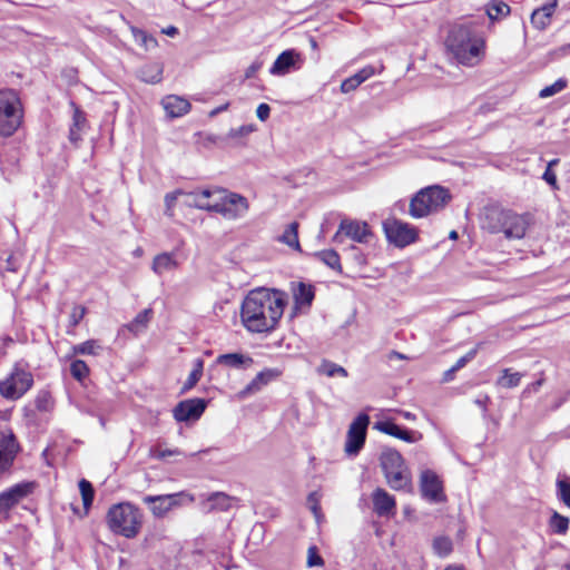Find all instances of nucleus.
I'll return each mask as SVG.
<instances>
[{
  "label": "nucleus",
  "instance_id": "obj_46",
  "mask_svg": "<svg viewBox=\"0 0 570 570\" xmlns=\"http://www.w3.org/2000/svg\"><path fill=\"white\" fill-rule=\"evenodd\" d=\"M88 372L89 367L82 360H76L70 364V373L78 381L86 377Z\"/></svg>",
  "mask_w": 570,
  "mask_h": 570
},
{
  "label": "nucleus",
  "instance_id": "obj_15",
  "mask_svg": "<svg viewBox=\"0 0 570 570\" xmlns=\"http://www.w3.org/2000/svg\"><path fill=\"white\" fill-rule=\"evenodd\" d=\"M342 235L353 239L357 243H368V238L372 236L370 226L365 222H357L352 219H342L338 230L333 237V242H342Z\"/></svg>",
  "mask_w": 570,
  "mask_h": 570
},
{
  "label": "nucleus",
  "instance_id": "obj_61",
  "mask_svg": "<svg viewBox=\"0 0 570 570\" xmlns=\"http://www.w3.org/2000/svg\"><path fill=\"white\" fill-rule=\"evenodd\" d=\"M393 358L407 360V356L402 354V353H400V352L391 351L389 353V360H393Z\"/></svg>",
  "mask_w": 570,
  "mask_h": 570
},
{
  "label": "nucleus",
  "instance_id": "obj_20",
  "mask_svg": "<svg viewBox=\"0 0 570 570\" xmlns=\"http://www.w3.org/2000/svg\"><path fill=\"white\" fill-rule=\"evenodd\" d=\"M373 510L380 517H387L395 513L396 502L393 495L384 489L377 488L372 494Z\"/></svg>",
  "mask_w": 570,
  "mask_h": 570
},
{
  "label": "nucleus",
  "instance_id": "obj_32",
  "mask_svg": "<svg viewBox=\"0 0 570 570\" xmlns=\"http://www.w3.org/2000/svg\"><path fill=\"white\" fill-rule=\"evenodd\" d=\"M86 122L85 114L78 108L75 107L72 124L69 129V140L73 145H77L81 140L80 130Z\"/></svg>",
  "mask_w": 570,
  "mask_h": 570
},
{
  "label": "nucleus",
  "instance_id": "obj_7",
  "mask_svg": "<svg viewBox=\"0 0 570 570\" xmlns=\"http://www.w3.org/2000/svg\"><path fill=\"white\" fill-rule=\"evenodd\" d=\"M23 119L20 97L14 89H0V136H12Z\"/></svg>",
  "mask_w": 570,
  "mask_h": 570
},
{
  "label": "nucleus",
  "instance_id": "obj_34",
  "mask_svg": "<svg viewBox=\"0 0 570 570\" xmlns=\"http://www.w3.org/2000/svg\"><path fill=\"white\" fill-rule=\"evenodd\" d=\"M279 240L296 250H301L298 240V223H291L284 230L283 235L279 237Z\"/></svg>",
  "mask_w": 570,
  "mask_h": 570
},
{
  "label": "nucleus",
  "instance_id": "obj_60",
  "mask_svg": "<svg viewBox=\"0 0 570 570\" xmlns=\"http://www.w3.org/2000/svg\"><path fill=\"white\" fill-rule=\"evenodd\" d=\"M455 372H458V371L454 370L453 366L451 368H449L448 371H445L443 374V381L449 382V381L453 380Z\"/></svg>",
  "mask_w": 570,
  "mask_h": 570
},
{
  "label": "nucleus",
  "instance_id": "obj_25",
  "mask_svg": "<svg viewBox=\"0 0 570 570\" xmlns=\"http://www.w3.org/2000/svg\"><path fill=\"white\" fill-rule=\"evenodd\" d=\"M216 363L232 368H247L253 365L254 361L243 353H227L218 355Z\"/></svg>",
  "mask_w": 570,
  "mask_h": 570
},
{
  "label": "nucleus",
  "instance_id": "obj_3",
  "mask_svg": "<svg viewBox=\"0 0 570 570\" xmlns=\"http://www.w3.org/2000/svg\"><path fill=\"white\" fill-rule=\"evenodd\" d=\"M530 225V216L519 215L499 205H488L481 214V227L491 234L503 233L508 239H521Z\"/></svg>",
  "mask_w": 570,
  "mask_h": 570
},
{
  "label": "nucleus",
  "instance_id": "obj_26",
  "mask_svg": "<svg viewBox=\"0 0 570 570\" xmlns=\"http://www.w3.org/2000/svg\"><path fill=\"white\" fill-rule=\"evenodd\" d=\"M164 66L160 62H147L138 71V78L146 83H158L163 79Z\"/></svg>",
  "mask_w": 570,
  "mask_h": 570
},
{
  "label": "nucleus",
  "instance_id": "obj_2",
  "mask_svg": "<svg viewBox=\"0 0 570 570\" xmlns=\"http://www.w3.org/2000/svg\"><path fill=\"white\" fill-rule=\"evenodd\" d=\"M444 46L459 63L473 67L484 56L485 42L472 22H455L449 27Z\"/></svg>",
  "mask_w": 570,
  "mask_h": 570
},
{
  "label": "nucleus",
  "instance_id": "obj_62",
  "mask_svg": "<svg viewBox=\"0 0 570 570\" xmlns=\"http://www.w3.org/2000/svg\"><path fill=\"white\" fill-rule=\"evenodd\" d=\"M542 382H543V380H542V379H539V380H537V381L532 382L531 384H529V385L525 387V390H524L523 392H529V391H530V389H534V390L539 389V387L542 385Z\"/></svg>",
  "mask_w": 570,
  "mask_h": 570
},
{
  "label": "nucleus",
  "instance_id": "obj_52",
  "mask_svg": "<svg viewBox=\"0 0 570 570\" xmlns=\"http://www.w3.org/2000/svg\"><path fill=\"white\" fill-rule=\"evenodd\" d=\"M307 504H308V508L314 513V515L316 518H318V515L321 513V507H320V494L316 491L311 492L308 494V497H307Z\"/></svg>",
  "mask_w": 570,
  "mask_h": 570
},
{
  "label": "nucleus",
  "instance_id": "obj_33",
  "mask_svg": "<svg viewBox=\"0 0 570 570\" xmlns=\"http://www.w3.org/2000/svg\"><path fill=\"white\" fill-rule=\"evenodd\" d=\"M313 257L323 262L326 266L336 272H342V265L340 261V255L334 249H324L320 252H315Z\"/></svg>",
  "mask_w": 570,
  "mask_h": 570
},
{
  "label": "nucleus",
  "instance_id": "obj_22",
  "mask_svg": "<svg viewBox=\"0 0 570 570\" xmlns=\"http://www.w3.org/2000/svg\"><path fill=\"white\" fill-rule=\"evenodd\" d=\"M253 131V127L248 125H243L238 128H232L225 136H218L214 139V142L223 146H243L245 141L243 140Z\"/></svg>",
  "mask_w": 570,
  "mask_h": 570
},
{
  "label": "nucleus",
  "instance_id": "obj_63",
  "mask_svg": "<svg viewBox=\"0 0 570 570\" xmlns=\"http://www.w3.org/2000/svg\"><path fill=\"white\" fill-rule=\"evenodd\" d=\"M227 108H228V104H225V105H223V106H219V107H217V108L213 109V110L209 112V116H210V117H214V116L218 115L220 111L226 110Z\"/></svg>",
  "mask_w": 570,
  "mask_h": 570
},
{
  "label": "nucleus",
  "instance_id": "obj_16",
  "mask_svg": "<svg viewBox=\"0 0 570 570\" xmlns=\"http://www.w3.org/2000/svg\"><path fill=\"white\" fill-rule=\"evenodd\" d=\"M303 63L304 59L297 50L287 49L278 55L269 68V73L277 77L285 76L293 70H299Z\"/></svg>",
  "mask_w": 570,
  "mask_h": 570
},
{
  "label": "nucleus",
  "instance_id": "obj_29",
  "mask_svg": "<svg viewBox=\"0 0 570 570\" xmlns=\"http://www.w3.org/2000/svg\"><path fill=\"white\" fill-rule=\"evenodd\" d=\"M373 75H374V68L372 66L364 67L355 75H353L342 81V83H341L342 92L348 94V92L355 90L362 82L367 80Z\"/></svg>",
  "mask_w": 570,
  "mask_h": 570
},
{
  "label": "nucleus",
  "instance_id": "obj_55",
  "mask_svg": "<svg viewBox=\"0 0 570 570\" xmlns=\"http://www.w3.org/2000/svg\"><path fill=\"white\" fill-rule=\"evenodd\" d=\"M542 179L547 184H549L553 189H558L557 175L553 171V169L546 168V170H544V173L542 175Z\"/></svg>",
  "mask_w": 570,
  "mask_h": 570
},
{
  "label": "nucleus",
  "instance_id": "obj_19",
  "mask_svg": "<svg viewBox=\"0 0 570 570\" xmlns=\"http://www.w3.org/2000/svg\"><path fill=\"white\" fill-rule=\"evenodd\" d=\"M142 501L155 517L160 518L179 503V494L146 495Z\"/></svg>",
  "mask_w": 570,
  "mask_h": 570
},
{
  "label": "nucleus",
  "instance_id": "obj_18",
  "mask_svg": "<svg viewBox=\"0 0 570 570\" xmlns=\"http://www.w3.org/2000/svg\"><path fill=\"white\" fill-rule=\"evenodd\" d=\"M32 384V374L17 365L4 381H0V392H28Z\"/></svg>",
  "mask_w": 570,
  "mask_h": 570
},
{
  "label": "nucleus",
  "instance_id": "obj_47",
  "mask_svg": "<svg viewBox=\"0 0 570 570\" xmlns=\"http://www.w3.org/2000/svg\"><path fill=\"white\" fill-rule=\"evenodd\" d=\"M181 454H183V452L177 448L169 450V449H161L159 445H156V446H151L149 450V455L157 460H164L170 455H181Z\"/></svg>",
  "mask_w": 570,
  "mask_h": 570
},
{
  "label": "nucleus",
  "instance_id": "obj_38",
  "mask_svg": "<svg viewBox=\"0 0 570 570\" xmlns=\"http://www.w3.org/2000/svg\"><path fill=\"white\" fill-rule=\"evenodd\" d=\"M203 368H204V361L200 358H196L194 362V367L191 372L188 375V379L184 383L181 387V392L188 391L193 389L196 383L200 380L203 375Z\"/></svg>",
  "mask_w": 570,
  "mask_h": 570
},
{
  "label": "nucleus",
  "instance_id": "obj_59",
  "mask_svg": "<svg viewBox=\"0 0 570 570\" xmlns=\"http://www.w3.org/2000/svg\"><path fill=\"white\" fill-rule=\"evenodd\" d=\"M351 250L353 252L354 258L356 259V262L358 264L365 263L364 255L361 253V250L356 246H351Z\"/></svg>",
  "mask_w": 570,
  "mask_h": 570
},
{
  "label": "nucleus",
  "instance_id": "obj_53",
  "mask_svg": "<svg viewBox=\"0 0 570 570\" xmlns=\"http://www.w3.org/2000/svg\"><path fill=\"white\" fill-rule=\"evenodd\" d=\"M478 353V347L470 350L465 355L461 356L453 365L454 370L459 371L463 368L469 362H471Z\"/></svg>",
  "mask_w": 570,
  "mask_h": 570
},
{
  "label": "nucleus",
  "instance_id": "obj_28",
  "mask_svg": "<svg viewBox=\"0 0 570 570\" xmlns=\"http://www.w3.org/2000/svg\"><path fill=\"white\" fill-rule=\"evenodd\" d=\"M282 372L277 368H265L259 372L255 379L243 390V392H252L253 390H261L269 382L278 380Z\"/></svg>",
  "mask_w": 570,
  "mask_h": 570
},
{
  "label": "nucleus",
  "instance_id": "obj_5",
  "mask_svg": "<svg viewBox=\"0 0 570 570\" xmlns=\"http://www.w3.org/2000/svg\"><path fill=\"white\" fill-rule=\"evenodd\" d=\"M380 465L391 489L411 492L412 475L399 451L392 448L383 449L380 454Z\"/></svg>",
  "mask_w": 570,
  "mask_h": 570
},
{
  "label": "nucleus",
  "instance_id": "obj_12",
  "mask_svg": "<svg viewBox=\"0 0 570 570\" xmlns=\"http://www.w3.org/2000/svg\"><path fill=\"white\" fill-rule=\"evenodd\" d=\"M420 491L423 499L432 503L445 501L443 482L432 470H423L420 475Z\"/></svg>",
  "mask_w": 570,
  "mask_h": 570
},
{
  "label": "nucleus",
  "instance_id": "obj_8",
  "mask_svg": "<svg viewBox=\"0 0 570 570\" xmlns=\"http://www.w3.org/2000/svg\"><path fill=\"white\" fill-rule=\"evenodd\" d=\"M199 206L203 207V210L218 213L227 219H237L244 217L248 212L249 203L246 197L239 194L219 189L218 197L213 200V206Z\"/></svg>",
  "mask_w": 570,
  "mask_h": 570
},
{
  "label": "nucleus",
  "instance_id": "obj_11",
  "mask_svg": "<svg viewBox=\"0 0 570 570\" xmlns=\"http://www.w3.org/2000/svg\"><path fill=\"white\" fill-rule=\"evenodd\" d=\"M368 424L370 416L366 413H360L350 424L345 442L346 454L357 455L363 449Z\"/></svg>",
  "mask_w": 570,
  "mask_h": 570
},
{
  "label": "nucleus",
  "instance_id": "obj_50",
  "mask_svg": "<svg viewBox=\"0 0 570 570\" xmlns=\"http://www.w3.org/2000/svg\"><path fill=\"white\" fill-rule=\"evenodd\" d=\"M36 406L39 411H49L53 406L51 394H39L36 399Z\"/></svg>",
  "mask_w": 570,
  "mask_h": 570
},
{
  "label": "nucleus",
  "instance_id": "obj_35",
  "mask_svg": "<svg viewBox=\"0 0 570 570\" xmlns=\"http://www.w3.org/2000/svg\"><path fill=\"white\" fill-rule=\"evenodd\" d=\"M220 188H217V189H208V188L197 189V190L190 191L189 195L195 197L194 206L196 208H198V209H203V207H200L199 205L213 206V202H209V198L215 197V199H216L218 197V190Z\"/></svg>",
  "mask_w": 570,
  "mask_h": 570
},
{
  "label": "nucleus",
  "instance_id": "obj_24",
  "mask_svg": "<svg viewBox=\"0 0 570 570\" xmlns=\"http://www.w3.org/2000/svg\"><path fill=\"white\" fill-rule=\"evenodd\" d=\"M293 297L295 308L309 307L315 298V287L312 284L299 282L293 287Z\"/></svg>",
  "mask_w": 570,
  "mask_h": 570
},
{
  "label": "nucleus",
  "instance_id": "obj_9",
  "mask_svg": "<svg viewBox=\"0 0 570 570\" xmlns=\"http://www.w3.org/2000/svg\"><path fill=\"white\" fill-rule=\"evenodd\" d=\"M383 232L390 244L404 248L419 239V229L395 217H389L382 223Z\"/></svg>",
  "mask_w": 570,
  "mask_h": 570
},
{
  "label": "nucleus",
  "instance_id": "obj_45",
  "mask_svg": "<svg viewBox=\"0 0 570 570\" xmlns=\"http://www.w3.org/2000/svg\"><path fill=\"white\" fill-rule=\"evenodd\" d=\"M320 371L330 377H333L336 375H341V376L347 375V372L344 367H342L341 365H337L333 362H328V361L323 362V364L320 366Z\"/></svg>",
  "mask_w": 570,
  "mask_h": 570
},
{
  "label": "nucleus",
  "instance_id": "obj_51",
  "mask_svg": "<svg viewBox=\"0 0 570 570\" xmlns=\"http://www.w3.org/2000/svg\"><path fill=\"white\" fill-rule=\"evenodd\" d=\"M324 564L323 558L318 554L315 546L308 548L307 554V566L308 567H320Z\"/></svg>",
  "mask_w": 570,
  "mask_h": 570
},
{
  "label": "nucleus",
  "instance_id": "obj_44",
  "mask_svg": "<svg viewBox=\"0 0 570 570\" xmlns=\"http://www.w3.org/2000/svg\"><path fill=\"white\" fill-rule=\"evenodd\" d=\"M132 33L135 37V40L140 43L146 50L150 48H155L157 46V40L148 35L146 31L140 29H132Z\"/></svg>",
  "mask_w": 570,
  "mask_h": 570
},
{
  "label": "nucleus",
  "instance_id": "obj_27",
  "mask_svg": "<svg viewBox=\"0 0 570 570\" xmlns=\"http://www.w3.org/2000/svg\"><path fill=\"white\" fill-rule=\"evenodd\" d=\"M234 498L225 492H213L207 497L205 509L212 511H228L232 508Z\"/></svg>",
  "mask_w": 570,
  "mask_h": 570
},
{
  "label": "nucleus",
  "instance_id": "obj_4",
  "mask_svg": "<svg viewBox=\"0 0 570 570\" xmlns=\"http://www.w3.org/2000/svg\"><path fill=\"white\" fill-rule=\"evenodd\" d=\"M106 521L111 532L131 539L141 529L142 514L132 503L121 502L109 508Z\"/></svg>",
  "mask_w": 570,
  "mask_h": 570
},
{
  "label": "nucleus",
  "instance_id": "obj_21",
  "mask_svg": "<svg viewBox=\"0 0 570 570\" xmlns=\"http://www.w3.org/2000/svg\"><path fill=\"white\" fill-rule=\"evenodd\" d=\"M161 104L169 118L181 117L186 115L191 108V105L187 99L175 95L165 97Z\"/></svg>",
  "mask_w": 570,
  "mask_h": 570
},
{
  "label": "nucleus",
  "instance_id": "obj_17",
  "mask_svg": "<svg viewBox=\"0 0 570 570\" xmlns=\"http://www.w3.org/2000/svg\"><path fill=\"white\" fill-rule=\"evenodd\" d=\"M373 429L407 443H415L423 438L422 433L419 431L403 428L390 419L374 422Z\"/></svg>",
  "mask_w": 570,
  "mask_h": 570
},
{
  "label": "nucleus",
  "instance_id": "obj_41",
  "mask_svg": "<svg viewBox=\"0 0 570 570\" xmlns=\"http://www.w3.org/2000/svg\"><path fill=\"white\" fill-rule=\"evenodd\" d=\"M549 524L554 533L564 534L569 528V518L561 515L558 512H553Z\"/></svg>",
  "mask_w": 570,
  "mask_h": 570
},
{
  "label": "nucleus",
  "instance_id": "obj_10",
  "mask_svg": "<svg viewBox=\"0 0 570 570\" xmlns=\"http://www.w3.org/2000/svg\"><path fill=\"white\" fill-rule=\"evenodd\" d=\"M36 488V482L23 481L12 485L0 493V519H8L10 510L30 495Z\"/></svg>",
  "mask_w": 570,
  "mask_h": 570
},
{
  "label": "nucleus",
  "instance_id": "obj_13",
  "mask_svg": "<svg viewBox=\"0 0 570 570\" xmlns=\"http://www.w3.org/2000/svg\"><path fill=\"white\" fill-rule=\"evenodd\" d=\"M208 402L204 399L193 397L180 401L174 409L173 415L177 422H195L199 420L207 407Z\"/></svg>",
  "mask_w": 570,
  "mask_h": 570
},
{
  "label": "nucleus",
  "instance_id": "obj_48",
  "mask_svg": "<svg viewBox=\"0 0 570 570\" xmlns=\"http://www.w3.org/2000/svg\"><path fill=\"white\" fill-rule=\"evenodd\" d=\"M558 498L570 508V482L558 479L557 480Z\"/></svg>",
  "mask_w": 570,
  "mask_h": 570
},
{
  "label": "nucleus",
  "instance_id": "obj_40",
  "mask_svg": "<svg viewBox=\"0 0 570 570\" xmlns=\"http://www.w3.org/2000/svg\"><path fill=\"white\" fill-rule=\"evenodd\" d=\"M79 490L81 493L83 508L88 510L91 507L95 497L94 487L88 480L82 479L79 482Z\"/></svg>",
  "mask_w": 570,
  "mask_h": 570
},
{
  "label": "nucleus",
  "instance_id": "obj_42",
  "mask_svg": "<svg viewBox=\"0 0 570 570\" xmlns=\"http://www.w3.org/2000/svg\"><path fill=\"white\" fill-rule=\"evenodd\" d=\"M568 85V81L564 78H559L556 82H553L550 86L544 87L540 90L539 97L540 98H549L552 97L560 91H562Z\"/></svg>",
  "mask_w": 570,
  "mask_h": 570
},
{
  "label": "nucleus",
  "instance_id": "obj_49",
  "mask_svg": "<svg viewBox=\"0 0 570 570\" xmlns=\"http://www.w3.org/2000/svg\"><path fill=\"white\" fill-rule=\"evenodd\" d=\"M87 308L82 305H75L69 316V327L75 328L85 317Z\"/></svg>",
  "mask_w": 570,
  "mask_h": 570
},
{
  "label": "nucleus",
  "instance_id": "obj_23",
  "mask_svg": "<svg viewBox=\"0 0 570 570\" xmlns=\"http://www.w3.org/2000/svg\"><path fill=\"white\" fill-rule=\"evenodd\" d=\"M558 6V0H552L533 10L531 23L538 30H544L551 22V17Z\"/></svg>",
  "mask_w": 570,
  "mask_h": 570
},
{
  "label": "nucleus",
  "instance_id": "obj_58",
  "mask_svg": "<svg viewBox=\"0 0 570 570\" xmlns=\"http://www.w3.org/2000/svg\"><path fill=\"white\" fill-rule=\"evenodd\" d=\"M489 401H490L489 396L487 394H484V395L475 399L474 403L476 405H479L482 409V411H485L487 410V404H488Z\"/></svg>",
  "mask_w": 570,
  "mask_h": 570
},
{
  "label": "nucleus",
  "instance_id": "obj_14",
  "mask_svg": "<svg viewBox=\"0 0 570 570\" xmlns=\"http://www.w3.org/2000/svg\"><path fill=\"white\" fill-rule=\"evenodd\" d=\"M19 450L14 434L10 430H0V476L10 471Z\"/></svg>",
  "mask_w": 570,
  "mask_h": 570
},
{
  "label": "nucleus",
  "instance_id": "obj_30",
  "mask_svg": "<svg viewBox=\"0 0 570 570\" xmlns=\"http://www.w3.org/2000/svg\"><path fill=\"white\" fill-rule=\"evenodd\" d=\"M153 314L154 312L151 308H145L144 311L139 312L130 323L126 325V328L134 335H138L145 332L148 327Z\"/></svg>",
  "mask_w": 570,
  "mask_h": 570
},
{
  "label": "nucleus",
  "instance_id": "obj_6",
  "mask_svg": "<svg viewBox=\"0 0 570 570\" xmlns=\"http://www.w3.org/2000/svg\"><path fill=\"white\" fill-rule=\"evenodd\" d=\"M451 198L449 189L440 185L424 187L411 198L409 214L413 218L426 217L442 209Z\"/></svg>",
  "mask_w": 570,
  "mask_h": 570
},
{
  "label": "nucleus",
  "instance_id": "obj_37",
  "mask_svg": "<svg viewBox=\"0 0 570 570\" xmlns=\"http://www.w3.org/2000/svg\"><path fill=\"white\" fill-rule=\"evenodd\" d=\"M490 20H498L510 13V7L502 0H492L487 8Z\"/></svg>",
  "mask_w": 570,
  "mask_h": 570
},
{
  "label": "nucleus",
  "instance_id": "obj_1",
  "mask_svg": "<svg viewBox=\"0 0 570 570\" xmlns=\"http://www.w3.org/2000/svg\"><path fill=\"white\" fill-rule=\"evenodd\" d=\"M286 305L287 295L283 291L253 289L242 303V324L250 333H271L277 327Z\"/></svg>",
  "mask_w": 570,
  "mask_h": 570
},
{
  "label": "nucleus",
  "instance_id": "obj_36",
  "mask_svg": "<svg viewBox=\"0 0 570 570\" xmlns=\"http://www.w3.org/2000/svg\"><path fill=\"white\" fill-rule=\"evenodd\" d=\"M523 373L513 372L511 368H504L502 375L498 379V384L502 389H514L519 386Z\"/></svg>",
  "mask_w": 570,
  "mask_h": 570
},
{
  "label": "nucleus",
  "instance_id": "obj_43",
  "mask_svg": "<svg viewBox=\"0 0 570 570\" xmlns=\"http://www.w3.org/2000/svg\"><path fill=\"white\" fill-rule=\"evenodd\" d=\"M452 541L446 537H439L433 541V549L440 557H446L452 551Z\"/></svg>",
  "mask_w": 570,
  "mask_h": 570
},
{
  "label": "nucleus",
  "instance_id": "obj_64",
  "mask_svg": "<svg viewBox=\"0 0 570 570\" xmlns=\"http://www.w3.org/2000/svg\"><path fill=\"white\" fill-rule=\"evenodd\" d=\"M163 32L167 36H175L178 32V29L174 26H169L168 28L164 29Z\"/></svg>",
  "mask_w": 570,
  "mask_h": 570
},
{
  "label": "nucleus",
  "instance_id": "obj_57",
  "mask_svg": "<svg viewBox=\"0 0 570 570\" xmlns=\"http://www.w3.org/2000/svg\"><path fill=\"white\" fill-rule=\"evenodd\" d=\"M181 193H183L181 190H176L174 193H168L165 196V205H166L167 212H169L175 206L176 200H177V195H179Z\"/></svg>",
  "mask_w": 570,
  "mask_h": 570
},
{
  "label": "nucleus",
  "instance_id": "obj_56",
  "mask_svg": "<svg viewBox=\"0 0 570 570\" xmlns=\"http://www.w3.org/2000/svg\"><path fill=\"white\" fill-rule=\"evenodd\" d=\"M269 115H271V107L267 104H265V102L259 104L257 109H256L257 118L261 121H266L269 118Z\"/></svg>",
  "mask_w": 570,
  "mask_h": 570
},
{
  "label": "nucleus",
  "instance_id": "obj_39",
  "mask_svg": "<svg viewBox=\"0 0 570 570\" xmlns=\"http://www.w3.org/2000/svg\"><path fill=\"white\" fill-rule=\"evenodd\" d=\"M75 354L98 355L102 351V346L96 340H88L72 347Z\"/></svg>",
  "mask_w": 570,
  "mask_h": 570
},
{
  "label": "nucleus",
  "instance_id": "obj_31",
  "mask_svg": "<svg viewBox=\"0 0 570 570\" xmlns=\"http://www.w3.org/2000/svg\"><path fill=\"white\" fill-rule=\"evenodd\" d=\"M177 265L174 254L161 253L155 256L151 268L156 274L161 275L165 272L175 269Z\"/></svg>",
  "mask_w": 570,
  "mask_h": 570
},
{
  "label": "nucleus",
  "instance_id": "obj_54",
  "mask_svg": "<svg viewBox=\"0 0 570 570\" xmlns=\"http://www.w3.org/2000/svg\"><path fill=\"white\" fill-rule=\"evenodd\" d=\"M263 67V61L256 59L252 62V65L245 70L244 79H250L255 76V73Z\"/></svg>",
  "mask_w": 570,
  "mask_h": 570
}]
</instances>
